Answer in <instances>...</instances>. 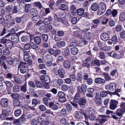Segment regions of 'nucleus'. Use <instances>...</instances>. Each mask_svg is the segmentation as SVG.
I'll use <instances>...</instances> for the list:
<instances>
[{"label": "nucleus", "mask_w": 125, "mask_h": 125, "mask_svg": "<svg viewBox=\"0 0 125 125\" xmlns=\"http://www.w3.org/2000/svg\"><path fill=\"white\" fill-rule=\"evenodd\" d=\"M101 116L102 118H101L100 120V121L101 123L104 122L107 120L106 118L108 116H104L101 115Z\"/></svg>", "instance_id": "38"}, {"label": "nucleus", "mask_w": 125, "mask_h": 125, "mask_svg": "<svg viewBox=\"0 0 125 125\" xmlns=\"http://www.w3.org/2000/svg\"><path fill=\"white\" fill-rule=\"evenodd\" d=\"M71 43H70V46H77L78 44L76 43L75 41V40L74 39H73L70 40Z\"/></svg>", "instance_id": "26"}, {"label": "nucleus", "mask_w": 125, "mask_h": 125, "mask_svg": "<svg viewBox=\"0 0 125 125\" xmlns=\"http://www.w3.org/2000/svg\"><path fill=\"white\" fill-rule=\"evenodd\" d=\"M39 108L40 110L42 112H44L46 110V107L43 105H40L39 106Z\"/></svg>", "instance_id": "48"}, {"label": "nucleus", "mask_w": 125, "mask_h": 125, "mask_svg": "<svg viewBox=\"0 0 125 125\" xmlns=\"http://www.w3.org/2000/svg\"><path fill=\"white\" fill-rule=\"evenodd\" d=\"M68 86L66 84H63L61 86V89L64 91H66L68 90Z\"/></svg>", "instance_id": "47"}, {"label": "nucleus", "mask_w": 125, "mask_h": 125, "mask_svg": "<svg viewBox=\"0 0 125 125\" xmlns=\"http://www.w3.org/2000/svg\"><path fill=\"white\" fill-rule=\"evenodd\" d=\"M33 4L34 7H38L39 9H41L42 7L41 4L40 2H35Z\"/></svg>", "instance_id": "36"}, {"label": "nucleus", "mask_w": 125, "mask_h": 125, "mask_svg": "<svg viewBox=\"0 0 125 125\" xmlns=\"http://www.w3.org/2000/svg\"><path fill=\"white\" fill-rule=\"evenodd\" d=\"M64 58L62 56H59L57 58L56 61L59 62H62L64 60Z\"/></svg>", "instance_id": "52"}, {"label": "nucleus", "mask_w": 125, "mask_h": 125, "mask_svg": "<svg viewBox=\"0 0 125 125\" xmlns=\"http://www.w3.org/2000/svg\"><path fill=\"white\" fill-rule=\"evenodd\" d=\"M70 51L68 47H66L64 49V51L63 53V54L65 56H68L70 54Z\"/></svg>", "instance_id": "33"}, {"label": "nucleus", "mask_w": 125, "mask_h": 125, "mask_svg": "<svg viewBox=\"0 0 125 125\" xmlns=\"http://www.w3.org/2000/svg\"><path fill=\"white\" fill-rule=\"evenodd\" d=\"M54 39L56 41L59 42L61 40V38L58 35H55L54 37Z\"/></svg>", "instance_id": "59"}, {"label": "nucleus", "mask_w": 125, "mask_h": 125, "mask_svg": "<svg viewBox=\"0 0 125 125\" xmlns=\"http://www.w3.org/2000/svg\"><path fill=\"white\" fill-rule=\"evenodd\" d=\"M18 67L20 68V71L21 73L24 74L26 72L27 69L26 63L21 61Z\"/></svg>", "instance_id": "3"}, {"label": "nucleus", "mask_w": 125, "mask_h": 125, "mask_svg": "<svg viewBox=\"0 0 125 125\" xmlns=\"http://www.w3.org/2000/svg\"><path fill=\"white\" fill-rule=\"evenodd\" d=\"M11 96L13 99H15V100L18 99L19 98L18 94L17 93L12 94L11 95Z\"/></svg>", "instance_id": "51"}, {"label": "nucleus", "mask_w": 125, "mask_h": 125, "mask_svg": "<svg viewBox=\"0 0 125 125\" xmlns=\"http://www.w3.org/2000/svg\"><path fill=\"white\" fill-rule=\"evenodd\" d=\"M1 42L3 44H5V47L7 48H10L13 46V44L12 42L8 40L4 37L1 39Z\"/></svg>", "instance_id": "2"}, {"label": "nucleus", "mask_w": 125, "mask_h": 125, "mask_svg": "<svg viewBox=\"0 0 125 125\" xmlns=\"http://www.w3.org/2000/svg\"><path fill=\"white\" fill-rule=\"evenodd\" d=\"M83 116V113L79 111L76 112L75 115V117L77 119H80Z\"/></svg>", "instance_id": "20"}, {"label": "nucleus", "mask_w": 125, "mask_h": 125, "mask_svg": "<svg viewBox=\"0 0 125 125\" xmlns=\"http://www.w3.org/2000/svg\"><path fill=\"white\" fill-rule=\"evenodd\" d=\"M37 45L33 42H30V45L31 48L34 50H36L39 48V47Z\"/></svg>", "instance_id": "29"}, {"label": "nucleus", "mask_w": 125, "mask_h": 125, "mask_svg": "<svg viewBox=\"0 0 125 125\" xmlns=\"http://www.w3.org/2000/svg\"><path fill=\"white\" fill-rule=\"evenodd\" d=\"M64 71V68L61 65H60L59 66V69H58L57 72V73L59 76L61 78H63L64 77V76L62 72V71ZM56 75H57L58 74H56Z\"/></svg>", "instance_id": "5"}, {"label": "nucleus", "mask_w": 125, "mask_h": 125, "mask_svg": "<svg viewBox=\"0 0 125 125\" xmlns=\"http://www.w3.org/2000/svg\"><path fill=\"white\" fill-rule=\"evenodd\" d=\"M0 64L1 67L3 68L5 70H6L9 68L8 66L4 62H0Z\"/></svg>", "instance_id": "39"}, {"label": "nucleus", "mask_w": 125, "mask_h": 125, "mask_svg": "<svg viewBox=\"0 0 125 125\" xmlns=\"http://www.w3.org/2000/svg\"><path fill=\"white\" fill-rule=\"evenodd\" d=\"M58 35L59 36H62L64 35V32L62 31H57Z\"/></svg>", "instance_id": "61"}, {"label": "nucleus", "mask_w": 125, "mask_h": 125, "mask_svg": "<svg viewBox=\"0 0 125 125\" xmlns=\"http://www.w3.org/2000/svg\"><path fill=\"white\" fill-rule=\"evenodd\" d=\"M116 84L114 83H111L109 86V89L111 90H114L116 88Z\"/></svg>", "instance_id": "28"}, {"label": "nucleus", "mask_w": 125, "mask_h": 125, "mask_svg": "<svg viewBox=\"0 0 125 125\" xmlns=\"http://www.w3.org/2000/svg\"><path fill=\"white\" fill-rule=\"evenodd\" d=\"M71 53L73 55L77 54L78 52V49L75 47L72 48L71 50Z\"/></svg>", "instance_id": "24"}, {"label": "nucleus", "mask_w": 125, "mask_h": 125, "mask_svg": "<svg viewBox=\"0 0 125 125\" xmlns=\"http://www.w3.org/2000/svg\"><path fill=\"white\" fill-rule=\"evenodd\" d=\"M63 65L65 68L68 69L70 68L71 64L70 62L69 61L65 60L64 62Z\"/></svg>", "instance_id": "15"}, {"label": "nucleus", "mask_w": 125, "mask_h": 125, "mask_svg": "<svg viewBox=\"0 0 125 125\" xmlns=\"http://www.w3.org/2000/svg\"><path fill=\"white\" fill-rule=\"evenodd\" d=\"M120 20L121 21H123L125 19V13L122 12L121 13L119 16Z\"/></svg>", "instance_id": "34"}, {"label": "nucleus", "mask_w": 125, "mask_h": 125, "mask_svg": "<svg viewBox=\"0 0 125 125\" xmlns=\"http://www.w3.org/2000/svg\"><path fill=\"white\" fill-rule=\"evenodd\" d=\"M37 119V120L33 119L31 121L32 125H37L38 123L40 122V120L42 119L40 116L38 117Z\"/></svg>", "instance_id": "14"}, {"label": "nucleus", "mask_w": 125, "mask_h": 125, "mask_svg": "<svg viewBox=\"0 0 125 125\" xmlns=\"http://www.w3.org/2000/svg\"><path fill=\"white\" fill-rule=\"evenodd\" d=\"M101 39L103 41L108 40L109 38V36L108 33H103L100 35Z\"/></svg>", "instance_id": "9"}, {"label": "nucleus", "mask_w": 125, "mask_h": 125, "mask_svg": "<svg viewBox=\"0 0 125 125\" xmlns=\"http://www.w3.org/2000/svg\"><path fill=\"white\" fill-rule=\"evenodd\" d=\"M103 75L104 77V80L105 81H109L111 79V77L108 73H104L103 74Z\"/></svg>", "instance_id": "21"}, {"label": "nucleus", "mask_w": 125, "mask_h": 125, "mask_svg": "<svg viewBox=\"0 0 125 125\" xmlns=\"http://www.w3.org/2000/svg\"><path fill=\"white\" fill-rule=\"evenodd\" d=\"M8 99L5 98H2L0 101V105L3 107H7L8 105Z\"/></svg>", "instance_id": "6"}, {"label": "nucleus", "mask_w": 125, "mask_h": 125, "mask_svg": "<svg viewBox=\"0 0 125 125\" xmlns=\"http://www.w3.org/2000/svg\"><path fill=\"white\" fill-rule=\"evenodd\" d=\"M49 107L53 110H56L58 108V107L56 103L53 102H50L49 104Z\"/></svg>", "instance_id": "10"}, {"label": "nucleus", "mask_w": 125, "mask_h": 125, "mask_svg": "<svg viewBox=\"0 0 125 125\" xmlns=\"http://www.w3.org/2000/svg\"><path fill=\"white\" fill-rule=\"evenodd\" d=\"M13 63L12 65L13 66H16L18 64L20 63L19 59L18 58H15L13 59L12 60Z\"/></svg>", "instance_id": "23"}, {"label": "nucleus", "mask_w": 125, "mask_h": 125, "mask_svg": "<svg viewBox=\"0 0 125 125\" xmlns=\"http://www.w3.org/2000/svg\"><path fill=\"white\" fill-rule=\"evenodd\" d=\"M21 91L23 93H25L27 91V84L26 82L23 85L20 86Z\"/></svg>", "instance_id": "18"}, {"label": "nucleus", "mask_w": 125, "mask_h": 125, "mask_svg": "<svg viewBox=\"0 0 125 125\" xmlns=\"http://www.w3.org/2000/svg\"><path fill=\"white\" fill-rule=\"evenodd\" d=\"M38 13L37 10L35 8H33L31 9L30 11V14L31 15L33 16L36 15Z\"/></svg>", "instance_id": "19"}, {"label": "nucleus", "mask_w": 125, "mask_h": 125, "mask_svg": "<svg viewBox=\"0 0 125 125\" xmlns=\"http://www.w3.org/2000/svg\"><path fill=\"white\" fill-rule=\"evenodd\" d=\"M98 8V5L96 3H94L92 4L91 6V9L94 11L96 10Z\"/></svg>", "instance_id": "25"}, {"label": "nucleus", "mask_w": 125, "mask_h": 125, "mask_svg": "<svg viewBox=\"0 0 125 125\" xmlns=\"http://www.w3.org/2000/svg\"><path fill=\"white\" fill-rule=\"evenodd\" d=\"M30 43H28L25 44L24 46V49L25 50H28L30 49Z\"/></svg>", "instance_id": "58"}, {"label": "nucleus", "mask_w": 125, "mask_h": 125, "mask_svg": "<svg viewBox=\"0 0 125 125\" xmlns=\"http://www.w3.org/2000/svg\"><path fill=\"white\" fill-rule=\"evenodd\" d=\"M112 100H111L110 102V104L109 106L110 109L112 110H115L117 107V104H118V102H115L114 101L112 102Z\"/></svg>", "instance_id": "8"}, {"label": "nucleus", "mask_w": 125, "mask_h": 125, "mask_svg": "<svg viewBox=\"0 0 125 125\" xmlns=\"http://www.w3.org/2000/svg\"><path fill=\"white\" fill-rule=\"evenodd\" d=\"M29 54L27 53H24V59L25 61H27L29 59Z\"/></svg>", "instance_id": "40"}, {"label": "nucleus", "mask_w": 125, "mask_h": 125, "mask_svg": "<svg viewBox=\"0 0 125 125\" xmlns=\"http://www.w3.org/2000/svg\"><path fill=\"white\" fill-rule=\"evenodd\" d=\"M29 39V37L26 36H23L21 38V41L24 42H27Z\"/></svg>", "instance_id": "43"}, {"label": "nucleus", "mask_w": 125, "mask_h": 125, "mask_svg": "<svg viewBox=\"0 0 125 125\" xmlns=\"http://www.w3.org/2000/svg\"><path fill=\"white\" fill-rule=\"evenodd\" d=\"M111 40L112 41L115 43H116L118 41L117 38L115 36H113Z\"/></svg>", "instance_id": "62"}, {"label": "nucleus", "mask_w": 125, "mask_h": 125, "mask_svg": "<svg viewBox=\"0 0 125 125\" xmlns=\"http://www.w3.org/2000/svg\"><path fill=\"white\" fill-rule=\"evenodd\" d=\"M36 85L38 87L41 88L42 86V84L41 82L37 81L36 83Z\"/></svg>", "instance_id": "55"}, {"label": "nucleus", "mask_w": 125, "mask_h": 125, "mask_svg": "<svg viewBox=\"0 0 125 125\" xmlns=\"http://www.w3.org/2000/svg\"><path fill=\"white\" fill-rule=\"evenodd\" d=\"M123 55V54L122 53H117L115 52L113 54L112 56H111L114 58L119 59L122 58Z\"/></svg>", "instance_id": "12"}, {"label": "nucleus", "mask_w": 125, "mask_h": 125, "mask_svg": "<svg viewBox=\"0 0 125 125\" xmlns=\"http://www.w3.org/2000/svg\"><path fill=\"white\" fill-rule=\"evenodd\" d=\"M66 109L68 111H71L72 110V105L70 104H68L66 105Z\"/></svg>", "instance_id": "54"}, {"label": "nucleus", "mask_w": 125, "mask_h": 125, "mask_svg": "<svg viewBox=\"0 0 125 125\" xmlns=\"http://www.w3.org/2000/svg\"><path fill=\"white\" fill-rule=\"evenodd\" d=\"M28 85L31 87L35 88V85L34 82L33 81H30L28 82Z\"/></svg>", "instance_id": "60"}, {"label": "nucleus", "mask_w": 125, "mask_h": 125, "mask_svg": "<svg viewBox=\"0 0 125 125\" xmlns=\"http://www.w3.org/2000/svg\"><path fill=\"white\" fill-rule=\"evenodd\" d=\"M40 18V17L39 15H35V16H34L32 17V20L33 21L35 22L39 21Z\"/></svg>", "instance_id": "30"}, {"label": "nucleus", "mask_w": 125, "mask_h": 125, "mask_svg": "<svg viewBox=\"0 0 125 125\" xmlns=\"http://www.w3.org/2000/svg\"><path fill=\"white\" fill-rule=\"evenodd\" d=\"M78 103L80 106L84 105L86 103V100L85 99L81 98L78 100Z\"/></svg>", "instance_id": "17"}, {"label": "nucleus", "mask_w": 125, "mask_h": 125, "mask_svg": "<svg viewBox=\"0 0 125 125\" xmlns=\"http://www.w3.org/2000/svg\"><path fill=\"white\" fill-rule=\"evenodd\" d=\"M58 96L59 97V100L60 102L63 103L66 101L65 95L63 92L61 91L59 92Z\"/></svg>", "instance_id": "4"}, {"label": "nucleus", "mask_w": 125, "mask_h": 125, "mask_svg": "<svg viewBox=\"0 0 125 125\" xmlns=\"http://www.w3.org/2000/svg\"><path fill=\"white\" fill-rule=\"evenodd\" d=\"M108 94V93L106 91H103L101 92L100 95L101 97H104L106 96Z\"/></svg>", "instance_id": "56"}, {"label": "nucleus", "mask_w": 125, "mask_h": 125, "mask_svg": "<svg viewBox=\"0 0 125 125\" xmlns=\"http://www.w3.org/2000/svg\"><path fill=\"white\" fill-rule=\"evenodd\" d=\"M99 8L97 12L98 15H100L104 14L105 11L106 9V5L104 2H101L99 4Z\"/></svg>", "instance_id": "1"}, {"label": "nucleus", "mask_w": 125, "mask_h": 125, "mask_svg": "<svg viewBox=\"0 0 125 125\" xmlns=\"http://www.w3.org/2000/svg\"><path fill=\"white\" fill-rule=\"evenodd\" d=\"M77 79L79 81L81 82V83H82V76L80 73H77Z\"/></svg>", "instance_id": "53"}, {"label": "nucleus", "mask_w": 125, "mask_h": 125, "mask_svg": "<svg viewBox=\"0 0 125 125\" xmlns=\"http://www.w3.org/2000/svg\"><path fill=\"white\" fill-rule=\"evenodd\" d=\"M93 108L91 107L88 108L86 109L87 112L90 114H92L94 111Z\"/></svg>", "instance_id": "49"}, {"label": "nucleus", "mask_w": 125, "mask_h": 125, "mask_svg": "<svg viewBox=\"0 0 125 125\" xmlns=\"http://www.w3.org/2000/svg\"><path fill=\"white\" fill-rule=\"evenodd\" d=\"M14 82L18 84H21L22 83V81L20 79L16 77H14Z\"/></svg>", "instance_id": "37"}, {"label": "nucleus", "mask_w": 125, "mask_h": 125, "mask_svg": "<svg viewBox=\"0 0 125 125\" xmlns=\"http://www.w3.org/2000/svg\"><path fill=\"white\" fill-rule=\"evenodd\" d=\"M125 112L121 108L117 109L115 112L116 115L119 117L122 116Z\"/></svg>", "instance_id": "11"}, {"label": "nucleus", "mask_w": 125, "mask_h": 125, "mask_svg": "<svg viewBox=\"0 0 125 125\" xmlns=\"http://www.w3.org/2000/svg\"><path fill=\"white\" fill-rule=\"evenodd\" d=\"M2 115L7 116L9 115V113L7 110H4L2 111Z\"/></svg>", "instance_id": "64"}, {"label": "nucleus", "mask_w": 125, "mask_h": 125, "mask_svg": "<svg viewBox=\"0 0 125 125\" xmlns=\"http://www.w3.org/2000/svg\"><path fill=\"white\" fill-rule=\"evenodd\" d=\"M94 82L96 83L102 85L106 83V81L104 79L100 77L96 78L95 79Z\"/></svg>", "instance_id": "7"}, {"label": "nucleus", "mask_w": 125, "mask_h": 125, "mask_svg": "<svg viewBox=\"0 0 125 125\" xmlns=\"http://www.w3.org/2000/svg\"><path fill=\"white\" fill-rule=\"evenodd\" d=\"M34 43L37 45H39L41 43V39L40 37L39 36L35 37L33 39Z\"/></svg>", "instance_id": "16"}, {"label": "nucleus", "mask_w": 125, "mask_h": 125, "mask_svg": "<svg viewBox=\"0 0 125 125\" xmlns=\"http://www.w3.org/2000/svg\"><path fill=\"white\" fill-rule=\"evenodd\" d=\"M3 53L4 55H8L10 54L9 50L7 48H6L3 51Z\"/></svg>", "instance_id": "57"}, {"label": "nucleus", "mask_w": 125, "mask_h": 125, "mask_svg": "<svg viewBox=\"0 0 125 125\" xmlns=\"http://www.w3.org/2000/svg\"><path fill=\"white\" fill-rule=\"evenodd\" d=\"M95 102L98 104H101L102 102V101L100 98H97L95 100Z\"/></svg>", "instance_id": "63"}, {"label": "nucleus", "mask_w": 125, "mask_h": 125, "mask_svg": "<svg viewBox=\"0 0 125 125\" xmlns=\"http://www.w3.org/2000/svg\"><path fill=\"white\" fill-rule=\"evenodd\" d=\"M52 20V18L51 16H49L48 18H46L43 20V23L45 25H47L49 24L50 22Z\"/></svg>", "instance_id": "13"}, {"label": "nucleus", "mask_w": 125, "mask_h": 125, "mask_svg": "<svg viewBox=\"0 0 125 125\" xmlns=\"http://www.w3.org/2000/svg\"><path fill=\"white\" fill-rule=\"evenodd\" d=\"M19 9L18 7L16 6H14L13 8L12 12L13 13H17L18 12Z\"/></svg>", "instance_id": "46"}, {"label": "nucleus", "mask_w": 125, "mask_h": 125, "mask_svg": "<svg viewBox=\"0 0 125 125\" xmlns=\"http://www.w3.org/2000/svg\"><path fill=\"white\" fill-rule=\"evenodd\" d=\"M5 84L8 87L11 88L13 86V83L7 81L6 82Z\"/></svg>", "instance_id": "45"}, {"label": "nucleus", "mask_w": 125, "mask_h": 125, "mask_svg": "<svg viewBox=\"0 0 125 125\" xmlns=\"http://www.w3.org/2000/svg\"><path fill=\"white\" fill-rule=\"evenodd\" d=\"M118 13L117 10L116 9H113L112 10L111 14L112 16L114 17H116Z\"/></svg>", "instance_id": "35"}, {"label": "nucleus", "mask_w": 125, "mask_h": 125, "mask_svg": "<svg viewBox=\"0 0 125 125\" xmlns=\"http://www.w3.org/2000/svg\"><path fill=\"white\" fill-rule=\"evenodd\" d=\"M84 10L82 8L78 9L76 11L78 14L79 16H81L83 14Z\"/></svg>", "instance_id": "27"}, {"label": "nucleus", "mask_w": 125, "mask_h": 125, "mask_svg": "<svg viewBox=\"0 0 125 125\" xmlns=\"http://www.w3.org/2000/svg\"><path fill=\"white\" fill-rule=\"evenodd\" d=\"M81 91L85 93L86 91L87 88L86 85L85 83L83 84L81 86Z\"/></svg>", "instance_id": "41"}, {"label": "nucleus", "mask_w": 125, "mask_h": 125, "mask_svg": "<svg viewBox=\"0 0 125 125\" xmlns=\"http://www.w3.org/2000/svg\"><path fill=\"white\" fill-rule=\"evenodd\" d=\"M99 57L101 59H104L105 58V54L103 52H101L99 53Z\"/></svg>", "instance_id": "42"}, {"label": "nucleus", "mask_w": 125, "mask_h": 125, "mask_svg": "<svg viewBox=\"0 0 125 125\" xmlns=\"http://www.w3.org/2000/svg\"><path fill=\"white\" fill-rule=\"evenodd\" d=\"M21 111L20 109H18L15 110L14 112V114L16 116H19L21 114Z\"/></svg>", "instance_id": "31"}, {"label": "nucleus", "mask_w": 125, "mask_h": 125, "mask_svg": "<svg viewBox=\"0 0 125 125\" xmlns=\"http://www.w3.org/2000/svg\"><path fill=\"white\" fill-rule=\"evenodd\" d=\"M32 104L33 106L34 107L36 106L38 104V102L37 100L36 99H33L32 101Z\"/></svg>", "instance_id": "50"}, {"label": "nucleus", "mask_w": 125, "mask_h": 125, "mask_svg": "<svg viewBox=\"0 0 125 125\" xmlns=\"http://www.w3.org/2000/svg\"><path fill=\"white\" fill-rule=\"evenodd\" d=\"M13 90L15 92H18L20 90V87L18 85L14 86L13 88Z\"/></svg>", "instance_id": "44"}, {"label": "nucleus", "mask_w": 125, "mask_h": 125, "mask_svg": "<svg viewBox=\"0 0 125 125\" xmlns=\"http://www.w3.org/2000/svg\"><path fill=\"white\" fill-rule=\"evenodd\" d=\"M20 105V103L19 100H15L13 101V105L14 107L19 106Z\"/></svg>", "instance_id": "32"}, {"label": "nucleus", "mask_w": 125, "mask_h": 125, "mask_svg": "<svg viewBox=\"0 0 125 125\" xmlns=\"http://www.w3.org/2000/svg\"><path fill=\"white\" fill-rule=\"evenodd\" d=\"M45 13L44 12V11L42 10L41 12V14L43 16H44L49 13L50 12V9L49 8H46L45 9Z\"/></svg>", "instance_id": "22"}]
</instances>
